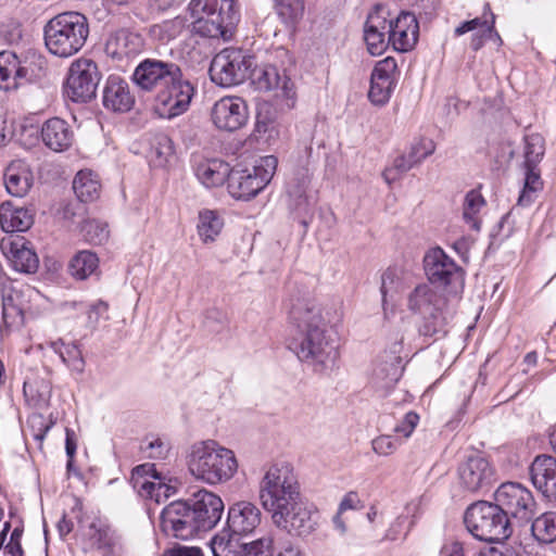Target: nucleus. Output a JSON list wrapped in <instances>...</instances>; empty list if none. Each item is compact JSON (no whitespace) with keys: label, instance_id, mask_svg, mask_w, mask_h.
Here are the masks:
<instances>
[{"label":"nucleus","instance_id":"obj_1","mask_svg":"<svg viewBox=\"0 0 556 556\" xmlns=\"http://www.w3.org/2000/svg\"><path fill=\"white\" fill-rule=\"evenodd\" d=\"M258 498L277 528L296 536H307L316 530L318 513L303 497L290 464L275 463L265 469L258 483Z\"/></svg>","mask_w":556,"mask_h":556},{"label":"nucleus","instance_id":"obj_2","mask_svg":"<svg viewBox=\"0 0 556 556\" xmlns=\"http://www.w3.org/2000/svg\"><path fill=\"white\" fill-rule=\"evenodd\" d=\"M288 320V349L316 372L332 368L338 352L328 334L329 312L308 293L293 295L289 300Z\"/></svg>","mask_w":556,"mask_h":556},{"label":"nucleus","instance_id":"obj_3","mask_svg":"<svg viewBox=\"0 0 556 556\" xmlns=\"http://www.w3.org/2000/svg\"><path fill=\"white\" fill-rule=\"evenodd\" d=\"M132 83L143 91L161 88L155 99V110L161 117L174 118L184 114L195 94V85L172 61L147 58L135 68Z\"/></svg>","mask_w":556,"mask_h":556},{"label":"nucleus","instance_id":"obj_4","mask_svg":"<svg viewBox=\"0 0 556 556\" xmlns=\"http://www.w3.org/2000/svg\"><path fill=\"white\" fill-rule=\"evenodd\" d=\"M187 466L195 480L217 485L233 478L238 470V460L232 450L217 441L205 440L191 445Z\"/></svg>","mask_w":556,"mask_h":556},{"label":"nucleus","instance_id":"obj_5","mask_svg":"<svg viewBox=\"0 0 556 556\" xmlns=\"http://www.w3.org/2000/svg\"><path fill=\"white\" fill-rule=\"evenodd\" d=\"M88 36V18L76 11L60 13L49 20L43 27L46 48L59 58L76 54L85 46Z\"/></svg>","mask_w":556,"mask_h":556},{"label":"nucleus","instance_id":"obj_6","mask_svg":"<svg viewBox=\"0 0 556 556\" xmlns=\"http://www.w3.org/2000/svg\"><path fill=\"white\" fill-rule=\"evenodd\" d=\"M192 30L213 39L229 40L239 20L233 0H191Z\"/></svg>","mask_w":556,"mask_h":556},{"label":"nucleus","instance_id":"obj_7","mask_svg":"<svg viewBox=\"0 0 556 556\" xmlns=\"http://www.w3.org/2000/svg\"><path fill=\"white\" fill-rule=\"evenodd\" d=\"M406 307L420 317L418 331L421 336L432 337L444 332L447 318V296L428 282H420L407 292Z\"/></svg>","mask_w":556,"mask_h":556},{"label":"nucleus","instance_id":"obj_8","mask_svg":"<svg viewBox=\"0 0 556 556\" xmlns=\"http://www.w3.org/2000/svg\"><path fill=\"white\" fill-rule=\"evenodd\" d=\"M464 522L480 541L502 542L511 534L513 522L496 503L480 501L471 504L465 513Z\"/></svg>","mask_w":556,"mask_h":556},{"label":"nucleus","instance_id":"obj_9","mask_svg":"<svg viewBox=\"0 0 556 556\" xmlns=\"http://www.w3.org/2000/svg\"><path fill=\"white\" fill-rule=\"evenodd\" d=\"M278 159L266 155L252 169H232L228 181L230 195L238 200H250L271 180L277 169Z\"/></svg>","mask_w":556,"mask_h":556},{"label":"nucleus","instance_id":"obj_10","mask_svg":"<svg viewBox=\"0 0 556 556\" xmlns=\"http://www.w3.org/2000/svg\"><path fill=\"white\" fill-rule=\"evenodd\" d=\"M101 78V72L93 60L78 58L67 70L64 96L73 102L87 103L96 97Z\"/></svg>","mask_w":556,"mask_h":556},{"label":"nucleus","instance_id":"obj_11","mask_svg":"<svg viewBox=\"0 0 556 556\" xmlns=\"http://www.w3.org/2000/svg\"><path fill=\"white\" fill-rule=\"evenodd\" d=\"M253 64V58L245 55L242 50L224 49L212 60L210 76L212 81L222 87L236 86L248 78Z\"/></svg>","mask_w":556,"mask_h":556},{"label":"nucleus","instance_id":"obj_12","mask_svg":"<svg viewBox=\"0 0 556 556\" xmlns=\"http://www.w3.org/2000/svg\"><path fill=\"white\" fill-rule=\"evenodd\" d=\"M424 270L428 283L448 288V293L457 294L464 287V270L439 247L425 254Z\"/></svg>","mask_w":556,"mask_h":556},{"label":"nucleus","instance_id":"obj_13","mask_svg":"<svg viewBox=\"0 0 556 556\" xmlns=\"http://www.w3.org/2000/svg\"><path fill=\"white\" fill-rule=\"evenodd\" d=\"M495 501L507 518L519 526L532 521L536 504L531 491L520 483H503L495 492Z\"/></svg>","mask_w":556,"mask_h":556},{"label":"nucleus","instance_id":"obj_14","mask_svg":"<svg viewBox=\"0 0 556 556\" xmlns=\"http://www.w3.org/2000/svg\"><path fill=\"white\" fill-rule=\"evenodd\" d=\"M163 530L176 539L189 540L200 532L194 510L189 501H175L161 515Z\"/></svg>","mask_w":556,"mask_h":556},{"label":"nucleus","instance_id":"obj_15","mask_svg":"<svg viewBox=\"0 0 556 556\" xmlns=\"http://www.w3.org/2000/svg\"><path fill=\"white\" fill-rule=\"evenodd\" d=\"M85 535L90 548L102 556H123L125 553L123 535L108 520L94 518Z\"/></svg>","mask_w":556,"mask_h":556},{"label":"nucleus","instance_id":"obj_16","mask_svg":"<svg viewBox=\"0 0 556 556\" xmlns=\"http://www.w3.org/2000/svg\"><path fill=\"white\" fill-rule=\"evenodd\" d=\"M248 118V105L240 97H223L211 109V119L219 130L236 131L247 124Z\"/></svg>","mask_w":556,"mask_h":556},{"label":"nucleus","instance_id":"obj_17","mask_svg":"<svg viewBox=\"0 0 556 556\" xmlns=\"http://www.w3.org/2000/svg\"><path fill=\"white\" fill-rule=\"evenodd\" d=\"M248 78L252 85L261 91L280 90L281 97L293 100L295 98V89L293 81L279 72L277 66L273 64L255 65L250 68Z\"/></svg>","mask_w":556,"mask_h":556},{"label":"nucleus","instance_id":"obj_18","mask_svg":"<svg viewBox=\"0 0 556 556\" xmlns=\"http://www.w3.org/2000/svg\"><path fill=\"white\" fill-rule=\"evenodd\" d=\"M131 481L141 497L153 500L156 503L168 497L172 492V486L164 481V478L151 464L137 466L132 470Z\"/></svg>","mask_w":556,"mask_h":556},{"label":"nucleus","instance_id":"obj_19","mask_svg":"<svg viewBox=\"0 0 556 556\" xmlns=\"http://www.w3.org/2000/svg\"><path fill=\"white\" fill-rule=\"evenodd\" d=\"M396 70V61L391 56L384 58L375 65L368 91V98L374 104L383 105L390 100L395 87Z\"/></svg>","mask_w":556,"mask_h":556},{"label":"nucleus","instance_id":"obj_20","mask_svg":"<svg viewBox=\"0 0 556 556\" xmlns=\"http://www.w3.org/2000/svg\"><path fill=\"white\" fill-rule=\"evenodd\" d=\"M458 476L466 490L477 492L489 489L494 480V470L486 458L475 455L459 466Z\"/></svg>","mask_w":556,"mask_h":556},{"label":"nucleus","instance_id":"obj_21","mask_svg":"<svg viewBox=\"0 0 556 556\" xmlns=\"http://www.w3.org/2000/svg\"><path fill=\"white\" fill-rule=\"evenodd\" d=\"M388 35L394 50L407 52L418 40L419 25L416 16L410 12H402L395 21L388 22Z\"/></svg>","mask_w":556,"mask_h":556},{"label":"nucleus","instance_id":"obj_22","mask_svg":"<svg viewBox=\"0 0 556 556\" xmlns=\"http://www.w3.org/2000/svg\"><path fill=\"white\" fill-rule=\"evenodd\" d=\"M197 517L200 531H207L214 528L220 520L224 511L222 498L207 490H200L189 501Z\"/></svg>","mask_w":556,"mask_h":556},{"label":"nucleus","instance_id":"obj_23","mask_svg":"<svg viewBox=\"0 0 556 556\" xmlns=\"http://www.w3.org/2000/svg\"><path fill=\"white\" fill-rule=\"evenodd\" d=\"M261 517L262 513L255 504L245 501L238 502L230 506L227 518L228 529L223 531H228L232 538L248 535L260 526Z\"/></svg>","mask_w":556,"mask_h":556},{"label":"nucleus","instance_id":"obj_24","mask_svg":"<svg viewBox=\"0 0 556 556\" xmlns=\"http://www.w3.org/2000/svg\"><path fill=\"white\" fill-rule=\"evenodd\" d=\"M144 41L141 35L126 29L112 34L105 43V53L112 60L123 61L137 56L142 52Z\"/></svg>","mask_w":556,"mask_h":556},{"label":"nucleus","instance_id":"obj_25","mask_svg":"<svg viewBox=\"0 0 556 556\" xmlns=\"http://www.w3.org/2000/svg\"><path fill=\"white\" fill-rule=\"evenodd\" d=\"M530 477L534 488L546 498L556 501V458L539 455L530 466Z\"/></svg>","mask_w":556,"mask_h":556},{"label":"nucleus","instance_id":"obj_26","mask_svg":"<svg viewBox=\"0 0 556 556\" xmlns=\"http://www.w3.org/2000/svg\"><path fill=\"white\" fill-rule=\"evenodd\" d=\"M102 103L112 112H128L135 104L128 83L117 75H110L103 88Z\"/></svg>","mask_w":556,"mask_h":556},{"label":"nucleus","instance_id":"obj_27","mask_svg":"<svg viewBox=\"0 0 556 556\" xmlns=\"http://www.w3.org/2000/svg\"><path fill=\"white\" fill-rule=\"evenodd\" d=\"M40 137L43 144L54 152L68 150L74 142V131L70 124L60 118L47 119L40 129Z\"/></svg>","mask_w":556,"mask_h":556},{"label":"nucleus","instance_id":"obj_28","mask_svg":"<svg viewBox=\"0 0 556 556\" xmlns=\"http://www.w3.org/2000/svg\"><path fill=\"white\" fill-rule=\"evenodd\" d=\"M30 80L31 75L28 68L22 65L15 53L0 52V89L14 90Z\"/></svg>","mask_w":556,"mask_h":556},{"label":"nucleus","instance_id":"obj_29","mask_svg":"<svg viewBox=\"0 0 556 556\" xmlns=\"http://www.w3.org/2000/svg\"><path fill=\"white\" fill-rule=\"evenodd\" d=\"M388 21L378 11L370 13L364 25V40L371 55H381L388 48Z\"/></svg>","mask_w":556,"mask_h":556},{"label":"nucleus","instance_id":"obj_30","mask_svg":"<svg viewBox=\"0 0 556 556\" xmlns=\"http://www.w3.org/2000/svg\"><path fill=\"white\" fill-rule=\"evenodd\" d=\"M311 175L307 168H300L287 184L290 206L299 213L307 214L313 206V197L307 193Z\"/></svg>","mask_w":556,"mask_h":556},{"label":"nucleus","instance_id":"obj_31","mask_svg":"<svg viewBox=\"0 0 556 556\" xmlns=\"http://www.w3.org/2000/svg\"><path fill=\"white\" fill-rule=\"evenodd\" d=\"M402 343L395 342L390 351H384L380 356L379 363L374 369L377 379L383 382L384 387H390L399 381L404 367L402 366Z\"/></svg>","mask_w":556,"mask_h":556},{"label":"nucleus","instance_id":"obj_32","mask_svg":"<svg viewBox=\"0 0 556 556\" xmlns=\"http://www.w3.org/2000/svg\"><path fill=\"white\" fill-rule=\"evenodd\" d=\"M33 184V174L28 165L21 161H13L4 172V185L7 191L17 198L24 197Z\"/></svg>","mask_w":556,"mask_h":556},{"label":"nucleus","instance_id":"obj_33","mask_svg":"<svg viewBox=\"0 0 556 556\" xmlns=\"http://www.w3.org/2000/svg\"><path fill=\"white\" fill-rule=\"evenodd\" d=\"M489 12L490 20L476 17L470 21L463 22L459 26H457L454 30L455 36H462L468 31H472L479 29L476 34L472 35L470 47L472 50L478 51L484 45L486 37H491L493 34V24H495V15L491 12L489 3L484 5V14Z\"/></svg>","mask_w":556,"mask_h":556},{"label":"nucleus","instance_id":"obj_34","mask_svg":"<svg viewBox=\"0 0 556 556\" xmlns=\"http://www.w3.org/2000/svg\"><path fill=\"white\" fill-rule=\"evenodd\" d=\"M231 168L228 163L213 159L200 163L195 168V175L201 184L207 188L222 186L229 181Z\"/></svg>","mask_w":556,"mask_h":556},{"label":"nucleus","instance_id":"obj_35","mask_svg":"<svg viewBox=\"0 0 556 556\" xmlns=\"http://www.w3.org/2000/svg\"><path fill=\"white\" fill-rule=\"evenodd\" d=\"M435 150V143L429 138L415 140L408 151L394 160V166L401 173H406L424 160L430 156Z\"/></svg>","mask_w":556,"mask_h":556},{"label":"nucleus","instance_id":"obj_36","mask_svg":"<svg viewBox=\"0 0 556 556\" xmlns=\"http://www.w3.org/2000/svg\"><path fill=\"white\" fill-rule=\"evenodd\" d=\"M33 215L24 207H4L0 210V226L5 232H23L33 225Z\"/></svg>","mask_w":556,"mask_h":556},{"label":"nucleus","instance_id":"obj_37","mask_svg":"<svg viewBox=\"0 0 556 556\" xmlns=\"http://www.w3.org/2000/svg\"><path fill=\"white\" fill-rule=\"evenodd\" d=\"M99 267L98 255L89 250L77 252L68 264L70 274L77 280H86L97 271Z\"/></svg>","mask_w":556,"mask_h":556},{"label":"nucleus","instance_id":"obj_38","mask_svg":"<svg viewBox=\"0 0 556 556\" xmlns=\"http://www.w3.org/2000/svg\"><path fill=\"white\" fill-rule=\"evenodd\" d=\"M100 182L91 170H79L73 181V190L81 202H90L99 198Z\"/></svg>","mask_w":556,"mask_h":556},{"label":"nucleus","instance_id":"obj_39","mask_svg":"<svg viewBox=\"0 0 556 556\" xmlns=\"http://www.w3.org/2000/svg\"><path fill=\"white\" fill-rule=\"evenodd\" d=\"M486 202L481 192L477 189L468 191L463 203V218L465 223L473 230L479 231L481 228L480 212Z\"/></svg>","mask_w":556,"mask_h":556},{"label":"nucleus","instance_id":"obj_40","mask_svg":"<svg viewBox=\"0 0 556 556\" xmlns=\"http://www.w3.org/2000/svg\"><path fill=\"white\" fill-rule=\"evenodd\" d=\"M224 227V220L216 211L203 210L199 213L198 233L204 243L216 240Z\"/></svg>","mask_w":556,"mask_h":556},{"label":"nucleus","instance_id":"obj_41","mask_svg":"<svg viewBox=\"0 0 556 556\" xmlns=\"http://www.w3.org/2000/svg\"><path fill=\"white\" fill-rule=\"evenodd\" d=\"M213 556H247L237 538L228 531H219L208 543Z\"/></svg>","mask_w":556,"mask_h":556},{"label":"nucleus","instance_id":"obj_42","mask_svg":"<svg viewBox=\"0 0 556 556\" xmlns=\"http://www.w3.org/2000/svg\"><path fill=\"white\" fill-rule=\"evenodd\" d=\"M51 348L71 370L78 374L84 371L85 361L77 344L65 343L62 340H59L52 342Z\"/></svg>","mask_w":556,"mask_h":556},{"label":"nucleus","instance_id":"obj_43","mask_svg":"<svg viewBox=\"0 0 556 556\" xmlns=\"http://www.w3.org/2000/svg\"><path fill=\"white\" fill-rule=\"evenodd\" d=\"M531 532L540 543H552L556 540V514L545 513L531 523Z\"/></svg>","mask_w":556,"mask_h":556},{"label":"nucleus","instance_id":"obj_44","mask_svg":"<svg viewBox=\"0 0 556 556\" xmlns=\"http://www.w3.org/2000/svg\"><path fill=\"white\" fill-rule=\"evenodd\" d=\"M536 166L538 165H525V185L518 199L520 205L527 206L531 204L534 200V193L543 188V181Z\"/></svg>","mask_w":556,"mask_h":556},{"label":"nucleus","instance_id":"obj_45","mask_svg":"<svg viewBox=\"0 0 556 556\" xmlns=\"http://www.w3.org/2000/svg\"><path fill=\"white\" fill-rule=\"evenodd\" d=\"M174 154L172 139L165 134H156L151 141V160L155 166H165Z\"/></svg>","mask_w":556,"mask_h":556},{"label":"nucleus","instance_id":"obj_46","mask_svg":"<svg viewBox=\"0 0 556 556\" xmlns=\"http://www.w3.org/2000/svg\"><path fill=\"white\" fill-rule=\"evenodd\" d=\"M275 10L281 21L288 25H295L304 14L303 0H275Z\"/></svg>","mask_w":556,"mask_h":556},{"label":"nucleus","instance_id":"obj_47","mask_svg":"<svg viewBox=\"0 0 556 556\" xmlns=\"http://www.w3.org/2000/svg\"><path fill=\"white\" fill-rule=\"evenodd\" d=\"M12 263L14 268L22 273H35L39 265L37 254L24 245L13 251Z\"/></svg>","mask_w":556,"mask_h":556},{"label":"nucleus","instance_id":"obj_48","mask_svg":"<svg viewBox=\"0 0 556 556\" xmlns=\"http://www.w3.org/2000/svg\"><path fill=\"white\" fill-rule=\"evenodd\" d=\"M79 305L86 312L87 315V327L94 330L98 327L100 319H108L109 305L102 300H98L92 303H79L73 302L72 306L76 307Z\"/></svg>","mask_w":556,"mask_h":556},{"label":"nucleus","instance_id":"obj_49","mask_svg":"<svg viewBox=\"0 0 556 556\" xmlns=\"http://www.w3.org/2000/svg\"><path fill=\"white\" fill-rule=\"evenodd\" d=\"M86 241L92 244H102L109 239L108 224L97 219H88L81 226Z\"/></svg>","mask_w":556,"mask_h":556},{"label":"nucleus","instance_id":"obj_50","mask_svg":"<svg viewBox=\"0 0 556 556\" xmlns=\"http://www.w3.org/2000/svg\"><path fill=\"white\" fill-rule=\"evenodd\" d=\"M525 165H538L544 155V139L539 134H531L525 138Z\"/></svg>","mask_w":556,"mask_h":556},{"label":"nucleus","instance_id":"obj_51","mask_svg":"<svg viewBox=\"0 0 556 556\" xmlns=\"http://www.w3.org/2000/svg\"><path fill=\"white\" fill-rule=\"evenodd\" d=\"M401 444V440L389 434L379 435L371 441L372 451L381 456L393 454Z\"/></svg>","mask_w":556,"mask_h":556},{"label":"nucleus","instance_id":"obj_52","mask_svg":"<svg viewBox=\"0 0 556 556\" xmlns=\"http://www.w3.org/2000/svg\"><path fill=\"white\" fill-rule=\"evenodd\" d=\"M273 540L261 538L250 543H240V548L247 552V556H273Z\"/></svg>","mask_w":556,"mask_h":556},{"label":"nucleus","instance_id":"obj_53","mask_svg":"<svg viewBox=\"0 0 556 556\" xmlns=\"http://www.w3.org/2000/svg\"><path fill=\"white\" fill-rule=\"evenodd\" d=\"M2 316L7 328L18 326L23 323L22 309L15 306L11 299L3 302Z\"/></svg>","mask_w":556,"mask_h":556},{"label":"nucleus","instance_id":"obj_54","mask_svg":"<svg viewBox=\"0 0 556 556\" xmlns=\"http://www.w3.org/2000/svg\"><path fill=\"white\" fill-rule=\"evenodd\" d=\"M412 526L413 522L408 521V517L401 515L394 520V522L388 529L386 533V539L390 541H395L400 538L402 533L404 534V536H406L407 533L410 531Z\"/></svg>","mask_w":556,"mask_h":556},{"label":"nucleus","instance_id":"obj_55","mask_svg":"<svg viewBox=\"0 0 556 556\" xmlns=\"http://www.w3.org/2000/svg\"><path fill=\"white\" fill-rule=\"evenodd\" d=\"M226 314L218 308H210L204 316V326L212 332H218L226 324Z\"/></svg>","mask_w":556,"mask_h":556},{"label":"nucleus","instance_id":"obj_56","mask_svg":"<svg viewBox=\"0 0 556 556\" xmlns=\"http://www.w3.org/2000/svg\"><path fill=\"white\" fill-rule=\"evenodd\" d=\"M419 422V415L413 410L405 414L403 420L394 428V432L407 439L412 435Z\"/></svg>","mask_w":556,"mask_h":556},{"label":"nucleus","instance_id":"obj_57","mask_svg":"<svg viewBox=\"0 0 556 556\" xmlns=\"http://www.w3.org/2000/svg\"><path fill=\"white\" fill-rule=\"evenodd\" d=\"M28 425L33 431L34 439L37 441H42L51 428V425L46 422L41 414H33L28 419Z\"/></svg>","mask_w":556,"mask_h":556},{"label":"nucleus","instance_id":"obj_58","mask_svg":"<svg viewBox=\"0 0 556 556\" xmlns=\"http://www.w3.org/2000/svg\"><path fill=\"white\" fill-rule=\"evenodd\" d=\"M144 451L149 457L162 459L168 452V445L162 439L156 438L148 443Z\"/></svg>","mask_w":556,"mask_h":556},{"label":"nucleus","instance_id":"obj_59","mask_svg":"<svg viewBox=\"0 0 556 556\" xmlns=\"http://www.w3.org/2000/svg\"><path fill=\"white\" fill-rule=\"evenodd\" d=\"M440 556H465L463 543L456 540L445 541L440 549Z\"/></svg>","mask_w":556,"mask_h":556},{"label":"nucleus","instance_id":"obj_60","mask_svg":"<svg viewBox=\"0 0 556 556\" xmlns=\"http://www.w3.org/2000/svg\"><path fill=\"white\" fill-rule=\"evenodd\" d=\"M363 507V503L356 492H349L345 494L339 506V513L348 509H359Z\"/></svg>","mask_w":556,"mask_h":556},{"label":"nucleus","instance_id":"obj_61","mask_svg":"<svg viewBox=\"0 0 556 556\" xmlns=\"http://www.w3.org/2000/svg\"><path fill=\"white\" fill-rule=\"evenodd\" d=\"M77 450L76 434L73 429H65V451L68 458L73 459Z\"/></svg>","mask_w":556,"mask_h":556},{"label":"nucleus","instance_id":"obj_62","mask_svg":"<svg viewBox=\"0 0 556 556\" xmlns=\"http://www.w3.org/2000/svg\"><path fill=\"white\" fill-rule=\"evenodd\" d=\"M172 556H204L202 549L195 546H180L173 549Z\"/></svg>","mask_w":556,"mask_h":556},{"label":"nucleus","instance_id":"obj_63","mask_svg":"<svg viewBox=\"0 0 556 556\" xmlns=\"http://www.w3.org/2000/svg\"><path fill=\"white\" fill-rule=\"evenodd\" d=\"M278 556H305L302 548L293 543L285 544L278 553Z\"/></svg>","mask_w":556,"mask_h":556},{"label":"nucleus","instance_id":"obj_64","mask_svg":"<svg viewBox=\"0 0 556 556\" xmlns=\"http://www.w3.org/2000/svg\"><path fill=\"white\" fill-rule=\"evenodd\" d=\"M73 522L66 518L65 514H63L62 518L59 520L56 528L61 538L66 536L73 530Z\"/></svg>","mask_w":556,"mask_h":556}]
</instances>
